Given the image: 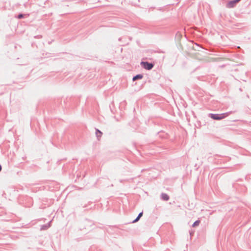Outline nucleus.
I'll use <instances>...</instances> for the list:
<instances>
[{"label":"nucleus","instance_id":"obj_12","mask_svg":"<svg viewBox=\"0 0 251 251\" xmlns=\"http://www.w3.org/2000/svg\"><path fill=\"white\" fill-rule=\"evenodd\" d=\"M200 223V220H197L192 225V226L193 227H195L196 226H198Z\"/></svg>","mask_w":251,"mask_h":251},{"label":"nucleus","instance_id":"obj_15","mask_svg":"<svg viewBox=\"0 0 251 251\" xmlns=\"http://www.w3.org/2000/svg\"><path fill=\"white\" fill-rule=\"evenodd\" d=\"M224 66H225V65H223L222 66H221V67H222V68H223V67H224Z\"/></svg>","mask_w":251,"mask_h":251},{"label":"nucleus","instance_id":"obj_1","mask_svg":"<svg viewBox=\"0 0 251 251\" xmlns=\"http://www.w3.org/2000/svg\"><path fill=\"white\" fill-rule=\"evenodd\" d=\"M233 112V111H229L221 114L209 113L208 117L215 120H221L228 116Z\"/></svg>","mask_w":251,"mask_h":251},{"label":"nucleus","instance_id":"obj_3","mask_svg":"<svg viewBox=\"0 0 251 251\" xmlns=\"http://www.w3.org/2000/svg\"><path fill=\"white\" fill-rule=\"evenodd\" d=\"M82 224L84 226L83 228L88 229L89 227L94 225V223L91 220L86 219L82 223Z\"/></svg>","mask_w":251,"mask_h":251},{"label":"nucleus","instance_id":"obj_8","mask_svg":"<svg viewBox=\"0 0 251 251\" xmlns=\"http://www.w3.org/2000/svg\"><path fill=\"white\" fill-rule=\"evenodd\" d=\"M161 198L164 201H167L169 200V196L166 193H162L161 194Z\"/></svg>","mask_w":251,"mask_h":251},{"label":"nucleus","instance_id":"obj_14","mask_svg":"<svg viewBox=\"0 0 251 251\" xmlns=\"http://www.w3.org/2000/svg\"><path fill=\"white\" fill-rule=\"evenodd\" d=\"M1 169H2V167H1V165L0 164V172L1 171Z\"/></svg>","mask_w":251,"mask_h":251},{"label":"nucleus","instance_id":"obj_7","mask_svg":"<svg viewBox=\"0 0 251 251\" xmlns=\"http://www.w3.org/2000/svg\"><path fill=\"white\" fill-rule=\"evenodd\" d=\"M143 78V75L142 74H138L136 75L133 76L132 77V80L135 81L138 79H141Z\"/></svg>","mask_w":251,"mask_h":251},{"label":"nucleus","instance_id":"obj_6","mask_svg":"<svg viewBox=\"0 0 251 251\" xmlns=\"http://www.w3.org/2000/svg\"><path fill=\"white\" fill-rule=\"evenodd\" d=\"M51 221H50L48 224L43 225L41 226L40 229L42 230H47L50 226V223Z\"/></svg>","mask_w":251,"mask_h":251},{"label":"nucleus","instance_id":"obj_5","mask_svg":"<svg viewBox=\"0 0 251 251\" xmlns=\"http://www.w3.org/2000/svg\"><path fill=\"white\" fill-rule=\"evenodd\" d=\"M240 0H234L233 1H231L227 4V7L229 8L233 7L235 4L238 2Z\"/></svg>","mask_w":251,"mask_h":251},{"label":"nucleus","instance_id":"obj_11","mask_svg":"<svg viewBox=\"0 0 251 251\" xmlns=\"http://www.w3.org/2000/svg\"><path fill=\"white\" fill-rule=\"evenodd\" d=\"M227 60L225 58H212V61H226Z\"/></svg>","mask_w":251,"mask_h":251},{"label":"nucleus","instance_id":"obj_13","mask_svg":"<svg viewBox=\"0 0 251 251\" xmlns=\"http://www.w3.org/2000/svg\"><path fill=\"white\" fill-rule=\"evenodd\" d=\"M23 14H20V15H19V16H18V18H19V19L22 18H23Z\"/></svg>","mask_w":251,"mask_h":251},{"label":"nucleus","instance_id":"obj_4","mask_svg":"<svg viewBox=\"0 0 251 251\" xmlns=\"http://www.w3.org/2000/svg\"><path fill=\"white\" fill-rule=\"evenodd\" d=\"M142 67L147 70H150L153 68L154 64H140Z\"/></svg>","mask_w":251,"mask_h":251},{"label":"nucleus","instance_id":"obj_2","mask_svg":"<svg viewBox=\"0 0 251 251\" xmlns=\"http://www.w3.org/2000/svg\"><path fill=\"white\" fill-rule=\"evenodd\" d=\"M198 47H199V46L197 44H196L195 47H194V46H193L192 47L189 46V47L188 49V50L187 51V54H188V55L191 57H196L198 53L197 52H194L193 51V50H195V51L199 50L197 49Z\"/></svg>","mask_w":251,"mask_h":251},{"label":"nucleus","instance_id":"obj_10","mask_svg":"<svg viewBox=\"0 0 251 251\" xmlns=\"http://www.w3.org/2000/svg\"><path fill=\"white\" fill-rule=\"evenodd\" d=\"M143 212H141L140 213H139L136 218L132 222V223H135L137 222L141 218V217L143 216Z\"/></svg>","mask_w":251,"mask_h":251},{"label":"nucleus","instance_id":"obj_9","mask_svg":"<svg viewBox=\"0 0 251 251\" xmlns=\"http://www.w3.org/2000/svg\"><path fill=\"white\" fill-rule=\"evenodd\" d=\"M95 133H96V135L98 139L99 140L102 134V132L101 131H100L99 129L96 128Z\"/></svg>","mask_w":251,"mask_h":251}]
</instances>
